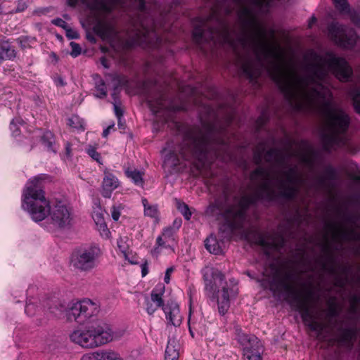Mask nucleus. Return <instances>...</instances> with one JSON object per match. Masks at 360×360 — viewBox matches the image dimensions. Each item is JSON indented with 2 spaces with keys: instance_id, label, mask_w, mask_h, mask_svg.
I'll use <instances>...</instances> for the list:
<instances>
[{
  "instance_id": "obj_1",
  "label": "nucleus",
  "mask_w": 360,
  "mask_h": 360,
  "mask_svg": "<svg viewBox=\"0 0 360 360\" xmlns=\"http://www.w3.org/2000/svg\"><path fill=\"white\" fill-rule=\"evenodd\" d=\"M238 17L241 31L236 38L229 27L219 20L215 9L207 19L196 18L193 22V41L201 49L203 43L216 44L219 41L229 45L240 61L243 73L250 82L256 80L265 69L288 103H292L299 98L307 103L324 98L328 89L323 83L328 72L342 82L351 77L352 69L344 58L330 52L323 56L313 50L304 56L307 75L300 76L295 72H285L283 51L279 46L266 41L265 31L257 24L254 8L241 5Z\"/></svg>"
},
{
  "instance_id": "obj_2",
  "label": "nucleus",
  "mask_w": 360,
  "mask_h": 360,
  "mask_svg": "<svg viewBox=\"0 0 360 360\" xmlns=\"http://www.w3.org/2000/svg\"><path fill=\"white\" fill-rule=\"evenodd\" d=\"M162 153L165 155L163 166L172 169L180 164L179 155L186 160L193 161L199 171L214 158L224 161L231 159L226 127L221 126L217 120L212 123H203L202 128L190 129L178 149L167 146Z\"/></svg>"
},
{
  "instance_id": "obj_3",
  "label": "nucleus",
  "mask_w": 360,
  "mask_h": 360,
  "mask_svg": "<svg viewBox=\"0 0 360 360\" xmlns=\"http://www.w3.org/2000/svg\"><path fill=\"white\" fill-rule=\"evenodd\" d=\"M263 156V149L257 148L255 150L253 160L258 167L250 174L252 181L261 179L262 182L256 187L252 193L243 195L236 205L229 207L224 212V219L231 231L243 228L246 212L250 206L255 205L259 200L271 202L276 199V191L270 181L271 171L260 165Z\"/></svg>"
},
{
  "instance_id": "obj_4",
  "label": "nucleus",
  "mask_w": 360,
  "mask_h": 360,
  "mask_svg": "<svg viewBox=\"0 0 360 360\" xmlns=\"http://www.w3.org/2000/svg\"><path fill=\"white\" fill-rule=\"evenodd\" d=\"M41 177L30 179L22 195V208L27 211L34 221H41L47 214L54 226L65 228L70 224L72 214L70 209L61 202L52 207L44 195Z\"/></svg>"
},
{
  "instance_id": "obj_5",
  "label": "nucleus",
  "mask_w": 360,
  "mask_h": 360,
  "mask_svg": "<svg viewBox=\"0 0 360 360\" xmlns=\"http://www.w3.org/2000/svg\"><path fill=\"white\" fill-rule=\"evenodd\" d=\"M349 307L342 319H338L342 307L336 297L327 301L328 308L323 310L327 326L335 329V340L340 346L351 348L356 338L360 322V294L353 293L349 297Z\"/></svg>"
},
{
  "instance_id": "obj_6",
  "label": "nucleus",
  "mask_w": 360,
  "mask_h": 360,
  "mask_svg": "<svg viewBox=\"0 0 360 360\" xmlns=\"http://www.w3.org/2000/svg\"><path fill=\"white\" fill-rule=\"evenodd\" d=\"M137 9V17L133 21V33L129 45L143 49H158L162 39L159 35L158 25L155 21V10L158 6L157 0H133ZM160 10V8H158Z\"/></svg>"
},
{
  "instance_id": "obj_7",
  "label": "nucleus",
  "mask_w": 360,
  "mask_h": 360,
  "mask_svg": "<svg viewBox=\"0 0 360 360\" xmlns=\"http://www.w3.org/2000/svg\"><path fill=\"white\" fill-rule=\"evenodd\" d=\"M300 280L294 269L287 266L276 268L273 280L271 283V290L276 292L281 290L288 294L289 304L296 311L300 312L304 323L307 325L313 319L309 300L313 292L311 284L307 286L306 283H301V290H297L293 284L295 281Z\"/></svg>"
},
{
  "instance_id": "obj_8",
  "label": "nucleus",
  "mask_w": 360,
  "mask_h": 360,
  "mask_svg": "<svg viewBox=\"0 0 360 360\" xmlns=\"http://www.w3.org/2000/svg\"><path fill=\"white\" fill-rule=\"evenodd\" d=\"M323 110L324 130L321 134L323 148L330 152L347 146L346 133L349 129L351 118L342 108L333 106L326 102Z\"/></svg>"
},
{
  "instance_id": "obj_9",
  "label": "nucleus",
  "mask_w": 360,
  "mask_h": 360,
  "mask_svg": "<svg viewBox=\"0 0 360 360\" xmlns=\"http://www.w3.org/2000/svg\"><path fill=\"white\" fill-rule=\"evenodd\" d=\"M338 214L341 218L342 225L329 221L326 224V229L332 232L335 240L354 243V253L360 257V224L357 218L340 210L338 211Z\"/></svg>"
},
{
  "instance_id": "obj_10",
  "label": "nucleus",
  "mask_w": 360,
  "mask_h": 360,
  "mask_svg": "<svg viewBox=\"0 0 360 360\" xmlns=\"http://www.w3.org/2000/svg\"><path fill=\"white\" fill-rule=\"evenodd\" d=\"M328 30L330 37L338 46L347 49L356 46L360 53V38L353 28L334 22L329 25Z\"/></svg>"
},
{
  "instance_id": "obj_11",
  "label": "nucleus",
  "mask_w": 360,
  "mask_h": 360,
  "mask_svg": "<svg viewBox=\"0 0 360 360\" xmlns=\"http://www.w3.org/2000/svg\"><path fill=\"white\" fill-rule=\"evenodd\" d=\"M330 245L328 242L327 236L326 242L322 245V252L324 254L325 260L321 262L322 267L324 270L328 271L331 274L335 275V285L344 288L347 284H357L360 283V276H354L352 278L346 276L342 277L338 274L337 267L335 266V258L330 252Z\"/></svg>"
},
{
  "instance_id": "obj_12",
  "label": "nucleus",
  "mask_w": 360,
  "mask_h": 360,
  "mask_svg": "<svg viewBox=\"0 0 360 360\" xmlns=\"http://www.w3.org/2000/svg\"><path fill=\"white\" fill-rule=\"evenodd\" d=\"M99 312L97 303L89 299H84L73 303L67 310L68 319H74L79 323H83L92 316H96Z\"/></svg>"
},
{
  "instance_id": "obj_13",
  "label": "nucleus",
  "mask_w": 360,
  "mask_h": 360,
  "mask_svg": "<svg viewBox=\"0 0 360 360\" xmlns=\"http://www.w3.org/2000/svg\"><path fill=\"white\" fill-rule=\"evenodd\" d=\"M90 327L96 348L120 339L124 333V330H115L111 325L103 321L92 324Z\"/></svg>"
},
{
  "instance_id": "obj_14",
  "label": "nucleus",
  "mask_w": 360,
  "mask_h": 360,
  "mask_svg": "<svg viewBox=\"0 0 360 360\" xmlns=\"http://www.w3.org/2000/svg\"><path fill=\"white\" fill-rule=\"evenodd\" d=\"M98 257V249L89 248L73 252L71 262L75 268L81 271H89L96 267Z\"/></svg>"
},
{
  "instance_id": "obj_15",
  "label": "nucleus",
  "mask_w": 360,
  "mask_h": 360,
  "mask_svg": "<svg viewBox=\"0 0 360 360\" xmlns=\"http://www.w3.org/2000/svg\"><path fill=\"white\" fill-rule=\"evenodd\" d=\"M294 143L293 141L286 139L284 141V145L287 146L285 149L273 148L268 150L264 155L265 161L279 168H286L288 160L292 156L291 148Z\"/></svg>"
},
{
  "instance_id": "obj_16",
  "label": "nucleus",
  "mask_w": 360,
  "mask_h": 360,
  "mask_svg": "<svg viewBox=\"0 0 360 360\" xmlns=\"http://www.w3.org/2000/svg\"><path fill=\"white\" fill-rule=\"evenodd\" d=\"M238 340L243 347L244 360H263L262 357L263 350L257 338L242 333L238 335Z\"/></svg>"
},
{
  "instance_id": "obj_17",
  "label": "nucleus",
  "mask_w": 360,
  "mask_h": 360,
  "mask_svg": "<svg viewBox=\"0 0 360 360\" xmlns=\"http://www.w3.org/2000/svg\"><path fill=\"white\" fill-rule=\"evenodd\" d=\"M256 243L262 246L265 254L270 255V251L279 250L285 246V239L283 234L274 232L259 233L257 236Z\"/></svg>"
},
{
  "instance_id": "obj_18",
  "label": "nucleus",
  "mask_w": 360,
  "mask_h": 360,
  "mask_svg": "<svg viewBox=\"0 0 360 360\" xmlns=\"http://www.w3.org/2000/svg\"><path fill=\"white\" fill-rule=\"evenodd\" d=\"M292 182L287 184L284 181H278V188L280 189L279 193L277 196H281L288 200L295 199L300 191V186L304 183V180L298 174L293 178ZM278 197H276L277 198Z\"/></svg>"
},
{
  "instance_id": "obj_19",
  "label": "nucleus",
  "mask_w": 360,
  "mask_h": 360,
  "mask_svg": "<svg viewBox=\"0 0 360 360\" xmlns=\"http://www.w3.org/2000/svg\"><path fill=\"white\" fill-rule=\"evenodd\" d=\"M238 290L236 287H228L224 285L221 290H218L217 295L218 312L220 315L224 316L226 314L230 307V299L236 297Z\"/></svg>"
},
{
  "instance_id": "obj_20",
  "label": "nucleus",
  "mask_w": 360,
  "mask_h": 360,
  "mask_svg": "<svg viewBox=\"0 0 360 360\" xmlns=\"http://www.w3.org/2000/svg\"><path fill=\"white\" fill-rule=\"evenodd\" d=\"M72 342L84 349L96 348L90 326L85 329L74 330L70 335Z\"/></svg>"
},
{
  "instance_id": "obj_21",
  "label": "nucleus",
  "mask_w": 360,
  "mask_h": 360,
  "mask_svg": "<svg viewBox=\"0 0 360 360\" xmlns=\"http://www.w3.org/2000/svg\"><path fill=\"white\" fill-rule=\"evenodd\" d=\"M205 290L209 296H214L217 289L216 281L221 283L224 280V275L212 268L206 267L202 270Z\"/></svg>"
},
{
  "instance_id": "obj_22",
  "label": "nucleus",
  "mask_w": 360,
  "mask_h": 360,
  "mask_svg": "<svg viewBox=\"0 0 360 360\" xmlns=\"http://www.w3.org/2000/svg\"><path fill=\"white\" fill-rule=\"evenodd\" d=\"M167 95L162 90H158L155 93H147L146 95V101L149 108L154 114L158 113L162 110L167 108L166 101Z\"/></svg>"
},
{
  "instance_id": "obj_23",
  "label": "nucleus",
  "mask_w": 360,
  "mask_h": 360,
  "mask_svg": "<svg viewBox=\"0 0 360 360\" xmlns=\"http://www.w3.org/2000/svg\"><path fill=\"white\" fill-rule=\"evenodd\" d=\"M120 186V181L117 177L111 172L104 171V176L101 185V195L105 198H110L113 191Z\"/></svg>"
},
{
  "instance_id": "obj_24",
  "label": "nucleus",
  "mask_w": 360,
  "mask_h": 360,
  "mask_svg": "<svg viewBox=\"0 0 360 360\" xmlns=\"http://www.w3.org/2000/svg\"><path fill=\"white\" fill-rule=\"evenodd\" d=\"M123 4V0H93L90 4V8L98 13L108 14L116 6H122Z\"/></svg>"
},
{
  "instance_id": "obj_25",
  "label": "nucleus",
  "mask_w": 360,
  "mask_h": 360,
  "mask_svg": "<svg viewBox=\"0 0 360 360\" xmlns=\"http://www.w3.org/2000/svg\"><path fill=\"white\" fill-rule=\"evenodd\" d=\"M162 309L169 323L176 327L180 326L182 316L180 314L179 305L176 303H169L163 307Z\"/></svg>"
},
{
  "instance_id": "obj_26",
  "label": "nucleus",
  "mask_w": 360,
  "mask_h": 360,
  "mask_svg": "<svg viewBox=\"0 0 360 360\" xmlns=\"http://www.w3.org/2000/svg\"><path fill=\"white\" fill-rule=\"evenodd\" d=\"M162 295L163 292H158L154 289L150 293V297L146 299V310L149 315H153L159 307H165Z\"/></svg>"
},
{
  "instance_id": "obj_27",
  "label": "nucleus",
  "mask_w": 360,
  "mask_h": 360,
  "mask_svg": "<svg viewBox=\"0 0 360 360\" xmlns=\"http://www.w3.org/2000/svg\"><path fill=\"white\" fill-rule=\"evenodd\" d=\"M119 353L111 349H103L84 354L79 360H114Z\"/></svg>"
},
{
  "instance_id": "obj_28",
  "label": "nucleus",
  "mask_w": 360,
  "mask_h": 360,
  "mask_svg": "<svg viewBox=\"0 0 360 360\" xmlns=\"http://www.w3.org/2000/svg\"><path fill=\"white\" fill-rule=\"evenodd\" d=\"M124 173L127 177L131 179L136 186H140L141 188L143 187L144 172H141L136 169L128 167L124 169Z\"/></svg>"
},
{
  "instance_id": "obj_29",
  "label": "nucleus",
  "mask_w": 360,
  "mask_h": 360,
  "mask_svg": "<svg viewBox=\"0 0 360 360\" xmlns=\"http://www.w3.org/2000/svg\"><path fill=\"white\" fill-rule=\"evenodd\" d=\"M179 345L174 339H169L165 349V360H178Z\"/></svg>"
},
{
  "instance_id": "obj_30",
  "label": "nucleus",
  "mask_w": 360,
  "mask_h": 360,
  "mask_svg": "<svg viewBox=\"0 0 360 360\" xmlns=\"http://www.w3.org/2000/svg\"><path fill=\"white\" fill-rule=\"evenodd\" d=\"M206 249L212 254L220 255L222 252V248L217 238L212 235L209 236L205 240Z\"/></svg>"
},
{
  "instance_id": "obj_31",
  "label": "nucleus",
  "mask_w": 360,
  "mask_h": 360,
  "mask_svg": "<svg viewBox=\"0 0 360 360\" xmlns=\"http://www.w3.org/2000/svg\"><path fill=\"white\" fill-rule=\"evenodd\" d=\"M117 243L119 250L122 252L125 259L128 260L131 264H136V262L129 257L130 245L129 244V238L127 237H120L117 239Z\"/></svg>"
},
{
  "instance_id": "obj_32",
  "label": "nucleus",
  "mask_w": 360,
  "mask_h": 360,
  "mask_svg": "<svg viewBox=\"0 0 360 360\" xmlns=\"http://www.w3.org/2000/svg\"><path fill=\"white\" fill-rule=\"evenodd\" d=\"M162 240H165L167 243L175 245L176 243L175 231L172 227L165 229L160 236L158 237V243H160Z\"/></svg>"
},
{
  "instance_id": "obj_33",
  "label": "nucleus",
  "mask_w": 360,
  "mask_h": 360,
  "mask_svg": "<svg viewBox=\"0 0 360 360\" xmlns=\"http://www.w3.org/2000/svg\"><path fill=\"white\" fill-rule=\"evenodd\" d=\"M348 94L352 98L355 112L360 115V89L352 88L349 91Z\"/></svg>"
},
{
  "instance_id": "obj_34",
  "label": "nucleus",
  "mask_w": 360,
  "mask_h": 360,
  "mask_svg": "<svg viewBox=\"0 0 360 360\" xmlns=\"http://www.w3.org/2000/svg\"><path fill=\"white\" fill-rule=\"evenodd\" d=\"M1 51L6 60H12L15 57V50L8 42H4L0 44Z\"/></svg>"
},
{
  "instance_id": "obj_35",
  "label": "nucleus",
  "mask_w": 360,
  "mask_h": 360,
  "mask_svg": "<svg viewBox=\"0 0 360 360\" xmlns=\"http://www.w3.org/2000/svg\"><path fill=\"white\" fill-rule=\"evenodd\" d=\"M141 201L144 207V214L151 218H158V210L157 206L149 205L146 198H143Z\"/></svg>"
},
{
  "instance_id": "obj_36",
  "label": "nucleus",
  "mask_w": 360,
  "mask_h": 360,
  "mask_svg": "<svg viewBox=\"0 0 360 360\" xmlns=\"http://www.w3.org/2000/svg\"><path fill=\"white\" fill-rule=\"evenodd\" d=\"M41 142L48 150H53V146L54 144V136L51 131H46L41 136Z\"/></svg>"
},
{
  "instance_id": "obj_37",
  "label": "nucleus",
  "mask_w": 360,
  "mask_h": 360,
  "mask_svg": "<svg viewBox=\"0 0 360 360\" xmlns=\"http://www.w3.org/2000/svg\"><path fill=\"white\" fill-rule=\"evenodd\" d=\"M68 124L75 129L84 130V122L77 115H72L68 119Z\"/></svg>"
},
{
  "instance_id": "obj_38",
  "label": "nucleus",
  "mask_w": 360,
  "mask_h": 360,
  "mask_svg": "<svg viewBox=\"0 0 360 360\" xmlns=\"http://www.w3.org/2000/svg\"><path fill=\"white\" fill-rule=\"evenodd\" d=\"M174 245H171V243H167L165 240H162L160 243H158V238L156 239V244L154 247L153 252L154 254L158 255L160 253L162 249H168L170 250L171 252H174Z\"/></svg>"
},
{
  "instance_id": "obj_39",
  "label": "nucleus",
  "mask_w": 360,
  "mask_h": 360,
  "mask_svg": "<svg viewBox=\"0 0 360 360\" xmlns=\"http://www.w3.org/2000/svg\"><path fill=\"white\" fill-rule=\"evenodd\" d=\"M95 89L96 93H94V96L96 97L103 98L107 96L105 84L103 80H101L99 82L96 83Z\"/></svg>"
},
{
  "instance_id": "obj_40",
  "label": "nucleus",
  "mask_w": 360,
  "mask_h": 360,
  "mask_svg": "<svg viewBox=\"0 0 360 360\" xmlns=\"http://www.w3.org/2000/svg\"><path fill=\"white\" fill-rule=\"evenodd\" d=\"M176 206L178 210L182 214L186 220H189L191 217L188 206L184 202L176 200Z\"/></svg>"
},
{
  "instance_id": "obj_41",
  "label": "nucleus",
  "mask_w": 360,
  "mask_h": 360,
  "mask_svg": "<svg viewBox=\"0 0 360 360\" xmlns=\"http://www.w3.org/2000/svg\"><path fill=\"white\" fill-rule=\"evenodd\" d=\"M24 124L23 120L21 118L13 119L10 124V129L12 131V134L14 136H17L20 134V129L18 125H22Z\"/></svg>"
},
{
  "instance_id": "obj_42",
  "label": "nucleus",
  "mask_w": 360,
  "mask_h": 360,
  "mask_svg": "<svg viewBox=\"0 0 360 360\" xmlns=\"http://www.w3.org/2000/svg\"><path fill=\"white\" fill-rule=\"evenodd\" d=\"M112 96L114 99V102L112 103L114 107V112L116 117L118 119V124H120L122 117L123 116V110L120 106V103H117V96L116 93H113Z\"/></svg>"
},
{
  "instance_id": "obj_43",
  "label": "nucleus",
  "mask_w": 360,
  "mask_h": 360,
  "mask_svg": "<svg viewBox=\"0 0 360 360\" xmlns=\"http://www.w3.org/2000/svg\"><path fill=\"white\" fill-rule=\"evenodd\" d=\"M282 174L285 176L287 182L290 183L294 181V176L298 174L296 167H289L287 170L282 171Z\"/></svg>"
},
{
  "instance_id": "obj_44",
  "label": "nucleus",
  "mask_w": 360,
  "mask_h": 360,
  "mask_svg": "<svg viewBox=\"0 0 360 360\" xmlns=\"http://www.w3.org/2000/svg\"><path fill=\"white\" fill-rule=\"evenodd\" d=\"M307 325L312 331L318 332L319 334H320L325 328L324 324L314 321L313 319L311 321H309Z\"/></svg>"
},
{
  "instance_id": "obj_45",
  "label": "nucleus",
  "mask_w": 360,
  "mask_h": 360,
  "mask_svg": "<svg viewBox=\"0 0 360 360\" xmlns=\"http://www.w3.org/2000/svg\"><path fill=\"white\" fill-rule=\"evenodd\" d=\"M96 226L102 237L105 238H108L110 237V231H109L105 221L101 222V224H96Z\"/></svg>"
},
{
  "instance_id": "obj_46",
  "label": "nucleus",
  "mask_w": 360,
  "mask_h": 360,
  "mask_svg": "<svg viewBox=\"0 0 360 360\" xmlns=\"http://www.w3.org/2000/svg\"><path fill=\"white\" fill-rule=\"evenodd\" d=\"M92 218L96 224H101V222L104 221V216L101 207H98L93 212Z\"/></svg>"
},
{
  "instance_id": "obj_47",
  "label": "nucleus",
  "mask_w": 360,
  "mask_h": 360,
  "mask_svg": "<svg viewBox=\"0 0 360 360\" xmlns=\"http://www.w3.org/2000/svg\"><path fill=\"white\" fill-rule=\"evenodd\" d=\"M339 270L341 273L340 276L342 277H350L349 275L352 274V266L345 264V265H340L338 268H337V271Z\"/></svg>"
},
{
  "instance_id": "obj_48",
  "label": "nucleus",
  "mask_w": 360,
  "mask_h": 360,
  "mask_svg": "<svg viewBox=\"0 0 360 360\" xmlns=\"http://www.w3.org/2000/svg\"><path fill=\"white\" fill-rule=\"evenodd\" d=\"M70 45L72 49L70 55L72 57L75 58V57H77L79 55H80L82 50H81L80 46L77 43L72 41V42H70Z\"/></svg>"
},
{
  "instance_id": "obj_49",
  "label": "nucleus",
  "mask_w": 360,
  "mask_h": 360,
  "mask_svg": "<svg viewBox=\"0 0 360 360\" xmlns=\"http://www.w3.org/2000/svg\"><path fill=\"white\" fill-rule=\"evenodd\" d=\"M87 153L88 155L91 157L94 160L97 161L98 162L101 163V155L100 154L96 151V148L89 146L87 149Z\"/></svg>"
},
{
  "instance_id": "obj_50",
  "label": "nucleus",
  "mask_w": 360,
  "mask_h": 360,
  "mask_svg": "<svg viewBox=\"0 0 360 360\" xmlns=\"http://www.w3.org/2000/svg\"><path fill=\"white\" fill-rule=\"evenodd\" d=\"M335 6L341 11H345L348 8L347 0H333Z\"/></svg>"
},
{
  "instance_id": "obj_51",
  "label": "nucleus",
  "mask_w": 360,
  "mask_h": 360,
  "mask_svg": "<svg viewBox=\"0 0 360 360\" xmlns=\"http://www.w3.org/2000/svg\"><path fill=\"white\" fill-rule=\"evenodd\" d=\"M25 311L28 316H34L37 311V307L33 303L28 302L25 306Z\"/></svg>"
},
{
  "instance_id": "obj_52",
  "label": "nucleus",
  "mask_w": 360,
  "mask_h": 360,
  "mask_svg": "<svg viewBox=\"0 0 360 360\" xmlns=\"http://www.w3.org/2000/svg\"><path fill=\"white\" fill-rule=\"evenodd\" d=\"M27 7V3L25 0H18L17 2V6L13 13H21L24 11Z\"/></svg>"
},
{
  "instance_id": "obj_53",
  "label": "nucleus",
  "mask_w": 360,
  "mask_h": 360,
  "mask_svg": "<svg viewBox=\"0 0 360 360\" xmlns=\"http://www.w3.org/2000/svg\"><path fill=\"white\" fill-rule=\"evenodd\" d=\"M252 5L258 8H262L264 6H268L271 0H249Z\"/></svg>"
},
{
  "instance_id": "obj_54",
  "label": "nucleus",
  "mask_w": 360,
  "mask_h": 360,
  "mask_svg": "<svg viewBox=\"0 0 360 360\" xmlns=\"http://www.w3.org/2000/svg\"><path fill=\"white\" fill-rule=\"evenodd\" d=\"M52 23L56 26L60 27L65 30L69 27L68 23L61 18H56L52 20Z\"/></svg>"
},
{
  "instance_id": "obj_55",
  "label": "nucleus",
  "mask_w": 360,
  "mask_h": 360,
  "mask_svg": "<svg viewBox=\"0 0 360 360\" xmlns=\"http://www.w3.org/2000/svg\"><path fill=\"white\" fill-rule=\"evenodd\" d=\"M121 212L120 209L117 207L113 206L111 210V216L114 221H117L120 219Z\"/></svg>"
},
{
  "instance_id": "obj_56",
  "label": "nucleus",
  "mask_w": 360,
  "mask_h": 360,
  "mask_svg": "<svg viewBox=\"0 0 360 360\" xmlns=\"http://www.w3.org/2000/svg\"><path fill=\"white\" fill-rule=\"evenodd\" d=\"M66 37L69 39H77L79 37V34L77 33V31L70 28V27H68L66 30Z\"/></svg>"
},
{
  "instance_id": "obj_57",
  "label": "nucleus",
  "mask_w": 360,
  "mask_h": 360,
  "mask_svg": "<svg viewBox=\"0 0 360 360\" xmlns=\"http://www.w3.org/2000/svg\"><path fill=\"white\" fill-rule=\"evenodd\" d=\"M174 271V268L173 266L169 267L167 269L164 281L166 283H169L170 281V275Z\"/></svg>"
},
{
  "instance_id": "obj_58",
  "label": "nucleus",
  "mask_w": 360,
  "mask_h": 360,
  "mask_svg": "<svg viewBox=\"0 0 360 360\" xmlns=\"http://www.w3.org/2000/svg\"><path fill=\"white\" fill-rule=\"evenodd\" d=\"M188 328L191 335L194 337V331L196 330L195 323H192L191 320V314L188 318Z\"/></svg>"
},
{
  "instance_id": "obj_59",
  "label": "nucleus",
  "mask_w": 360,
  "mask_h": 360,
  "mask_svg": "<svg viewBox=\"0 0 360 360\" xmlns=\"http://www.w3.org/2000/svg\"><path fill=\"white\" fill-rule=\"evenodd\" d=\"M351 19L356 25H360V17L356 13H352Z\"/></svg>"
},
{
  "instance_id": "obj_60",
  "label": "nucleus",
  "mask_w": 360,
  "mask_h": 360,
  "mask_svg": "<svg viewBox=\"0 0 360 360\" xmlns=\"http://www.w3.org/2000/svg\"><path fill=\"white\" fill-rule=\"evenodd\" d=\"M148 273V264L145 262L141 264V274L142 276H145Z\"/></svg>"
},
{
  "instance_id": "obj_61",
  "label": "nucleus",
  "mask_w": 360,
  "mask_h": 360,
  "mask_svg": "<svg viewBox=\"0 0 360 360\" xmlns=\"http://www.w3.org/2000/svg\"><path fill=\"white\" fill-rule=\"evenodd\" d=\"M112 127H113V125H111V126L108 127L105 129H104L103 131V137H107L108 135L109 134L110 131V129Z\"/></svg>"
},
{
  "instance_id": "obj_62",
  "label": "nucleus",
  "mask_w": 360,
  "mask_h": 360,
  "mask_svg": "<svg viewBox=\"0 0 360 360\" xmlns=\"http://www.w3.org/2000/svg\"><path fill=\"white\" fill-rule=\"evenodd\" d=\"M101 63L102 65L105 68H109V65H108V60H106L105 58H104V57L101 58Z\"/></svg>"
},
{
  "instance_id": "obj_63",
  "label": "nucleus",
  "mask_w": 360,
  "mask_h": 360,
  "mask_svg": "<svg viewBox=\"0 0 360 360\" xmlns=\"http://www.w3.org/2000/svg\"><path fill=\"white\" fill-rule=\"evenodd\" d=\"M20 46L23 49L26 48L27 40L25 39H18Z\"/></svg>"
},
{
  "instance_id": "obj_64",
  "label": "nucleus",
  "mask_w": 360,
  "mask_h": 360,
  "mask_svg": "<svg viewBox=\"0 0 360 360\" xmlns=\"http://www.w3.org/2000/svg\"><path fill=\"white\" fill-rule=\"evenodd\" d=\"M65 149L67 155H70L71 153V144L70 143L68 142L65 143Z\"/></svg>"
}]
</instances>
